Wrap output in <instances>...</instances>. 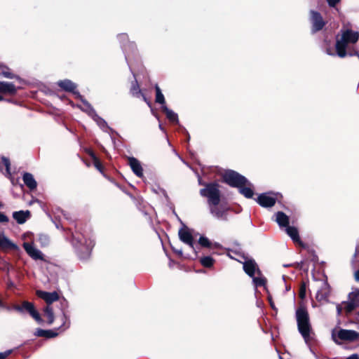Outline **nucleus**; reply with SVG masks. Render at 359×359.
<instances>
[{
    "label": "nucleus",
    "instance_id": "f257e3e1",
    "mask_svg": "<svg viewBox=\"0 0 359 359\" xmlns=\"http://www.w3.org/2000/svg\"><path fill=\"white\" fill-rule=\"evenodd\" d=\"M199 184L204 186L199 192L201 196L207 198L210 213L217 219L226 220V210L218 207L222 196L219 184L217 182L202 183L201 181Z\"/></svg>",
    "mask_w": 359,
    "mask_h": 359
},
{
    "label": "nucleus",
    "instance_id": "f03ea898",
    "mask_svg": "<svg viewBox=\"0 0 359 359\" xmlns=\"http://www.w3.org/2000/svg\"><path fill=\"white\" fill-rule=\"evenodd\" d=\"M359 39V32L351 29H341L336 35L335 51L338 57H345L349 44H355Z\"/></svg>",
    "mask_w": 359,
    "mask_h": 359
},
{
    "label": "nucleus",
    "instance_id": "7ed1b4c3",
    "mask_svg": "<svg viewBox=\"0 0 359 359\" xmlns=\"http://www.w3.org/2000/svg\"><path fill=\"white\" fill-rule=\"evenodd\" d=\"M295 318L297 329L303 339L307 342L311 338L312 326L310 320V316L306 306L300 304L296 309Z\"/></svg>",
    "mask_w": 359,
    "mask_h": 359
},
{
    "label": "nucleus",
    "instance_id": "20e7f679",
    "mask_svg": "<svg viewBox=\"0 0 359 359\" xmlns=\"http://www.w3.org/2000/svg\"><path fill=\"white\" fill-rule=\"evenodd\" d=\"M0 308L7 311L14 310L19 313H23L24 311H26L37 323H41L43 322V319L39 313L36 310L34 304L28 301H23L21 305L13 304L12 306H10L1 300Z\"/></svg>",
    "mask_w": 359,
    "mask_h": 359
},
{
    "label": "nucleus",
    "instance_id": "39448f33",
    "mask_svg": "<svg viewBox=\"0 0 359 359\" xmlns=\"http://www.w3.org/2000/svg\"><path fill=\"white\" fill-rule=\"evenodd\" d=\"M222 181L231 187L239 188L243 185H251L248 179L233 170H226L222 175Z\"/></svg>",
    "mask_w": 359,
    "mask_h": 359
},
{
    "label": "nucleus",
    "instance_id": "423d86ee",
    "mask_svg": "<svg viewBox=\"0 0 359 359\" xmlns=\"http://www.w3.org/2000/svg\"><path fill=\"white\" fill-rule=\"evenodd\" d=\"M358 338L359 332L352 330L339 329L338 331L333 330L332 332V339L338 345L341 344L339 340L353 342Z\"/></svg>",
    "mask_w": 359,
    "mask_h": 359
},
{
    "label": "nucleus",
    "instance_id": "0eeeda50",
    "mask_svg": "<svg viewBox=\"0 0 359 359\" xmlns=\"http://www.w3.org/2000/svg\"><path fill=\"white\" fill-rule=\"evenodd\" d=\"M309 20L311 24V31L312 34L321 31L327 23L320 13L314 10L309 11Z\"/></svg>",
    "mask_w": 359,
    "mask_h": 359
},
{
    "label": "nucleus",
    "instance_id": "6e6552de",
    "mask_svg": "<svg viewBox=\"0 0 359 359\" xmlns=\"http://www.w3.org/2000/svg\"><path fill=\"white\" fill-rule=\"evenodd\" d=\"M57 85L63 90L72 93L76 95V97H81L79 92L76 90L77 86L69 79L60 80L57 82Z\"/></svg>",
    "mask_w": 359,
    "mask_h": 359
},
{
    "label": "nucleus",
    "instance_id": "1a4fd4ad",
    "mask_svg": "<svg viewBox=\"0 0 359 359\" xmlns=\"http://www.w3.org/2000/svg\"><path fill=\"white\" fill-rule=\"evenodd\" d=\"M178 235L181 241L187 244L190 248L195 250L194 237L187 227L180 229L179 230Z\"/></svg>",
    "mask_w": 359,
    "mask_h": 359
},
{
    "label": "nucleus",
    "instance_id": "9d476101",
    "mask_svg": "<svg viewBox=\"0 0 359 359\" xmlns=\"http://www.w3.org/2000/svg\"><path fill=\"white\" fill-rule=\"evenodd\" d=\"M269 193H262L258 196L256 201L263 208H271L276 203V198L271 196Z\"/></svg>",
    "mask_w": 359,
    "mask_h": 359
},
{
    "label": "nucleus",
    "instance_id": "9b49d317",
    "mask_svg": "<svg viewBox=\"0 0 359 359\" xmlns=\"http://www.w3.org/2000/svg\"><path fill=\"white\" fill-rule=\"evenodd\" d=\"M23 248L26 252L35 260H44L43 253L38 249L35 248L32 244L24 243Z\"/></svg>",
    "mask_w": 359,
    "mask_h": 359
},
{
    "label": "nucleus",
    "instance_id": "f8f14e48",
    "mask_svg": "<svg viewBox=\"0 0 359 359\" xmlns=\"http://www.w3.org/2000/svg\"><path fill=\"white\" fill-rule=\"evenodd\" d=\"M36 295L43 299L48 304L47 306H50V304H53L54 302L57 301L60 297L57 292H48L42 290H37Z\"/></svg>",
    "mask_w": 359,
    "mask_h": 359
},
{
    "label": "nucleus",
    "instance_id": "ddd939ff",
    "mask_svg": "<svg viewBox=\"0 0 359 359\" xmlns=\"http://www.w3.org/2000/svg\"><path fill=\"white\" fill-rule=\"evenodd\" d=\"M128 165H130L133 172L138 177H143V168L140 162L135 157H128Z\"/></svg>",
    "mask_w": 359,
    "mask_h": 359
},
{
    "label": "nucleus",
    "instance_id": "4468645a",
    "mask_svg": "<svg viewBox=\"0 0 359 359\" xmlns=\"http://www.w3.org/2000/svg\"><path fill=\"white\" fill-rule=\"evenodd\" d=\"M243 270L250 277H253L256 271L259 275L262 274L261 271L257 268L256 262L252 259L244 262Z\"/></svg>",
    "mask_w": 359,
    "mask_h": 359
},
{
    "label": "nucleus",
    "instance_id": "2eb2a0df",
    "mask_svg": "<svg viewBox=\"0 0 359 359\" xmlns=\"http://www.w3.org/2000/svg\"><path fill=\"white\" fill-rule=\"evenodd\" d=\"M0 93L15 95L17 93V88L13 83L0 81Z\"/></svg>",
    "mask_w": 359,
    "mask_h": 359
},
{
    "label": "nucleus",
    "instance_id": "dca6fc26",
    "mask_svg": "<svg viewBox=\"0 0 359 359\" xmlns=\"http://www.w3.org/2000/svg\"><path fill=\"white\" fill-rule=\"evenodd\" d=\"M30 217L31 212L29 210H20L13 213V217L19 224H24Z\"/></svg>",
    "mask_w": 359,
    "mask_h": 359
},
{
    "label": "nucleus",
    "instance_id": "f3484780",
    "mask_svg": "<svg viewBox=\"0 0 359 359\" xmlns=\"http://www.w3.org/2000/svg\"><path fill=\"white\" fill-rule=\"evenodd\" d=\"M286 228V232L287 235L292 238L294 243H298L299 245L304 246L302 241L300 239L299 231L294 226L288 225Z\"/></svg>",
    "mask_w": 359,
    "mask_h": 359
},
{
    "label": "nucleus",
    "instance_id": "a211bd4d",
    "mask_svg": "<svg viewBox=\"0 0 359 359\" xmlns=\"http://www.w3.org/2000/svg\"><path fill=\"white\" fill-rule=\"evenodd\" d=\"M22 180L25 184L31 190H34L37 187V182L34 178L32 174L29 172H25L22 176Z\"/></svg>",
    "mask_w": 359,
    "mask_h": 359
},
{
    "label": "nucleus",
    "instance_id": "6ab92c4d",
    "mask_svg": "<svg viewBox=\"0 0 359 359\" xmlns=\"http://www.w3.org/2000/svg\"><path fill=\"white\" fill-rule=\"evenodd\" d=\"M18 246L11 241L3 233H0V248L15 250Z\"/></svg>",
    "mask_w": 359,
    "mask_h": 359
},
{
    "label": "nucleus",
    "instance_id": "aec40b11",
    "mask_svg": "<svg viewBox=\"0 0 359 359\" xmlns=\"http://www.w3.org/2000/svg\"><path fill=\"white\" fill-rule=\"evenodd\" d=\"M202 248L214 249L221 248V245L218 243H212L207 237L201 236L198 241Z\"/></svg>",
    "mask_w": 359,
    "mask_h": 359
},
{
    "label": "nucleus",
    "instance_id": "412c9836",
    "mask_svg": "<svg viewBox=\"0 0 359 359\" xmlns=\"http://www.w3.org/2000/svg\"><path fill=\"white\" fill-rule=\"evenodd\" d=\"M330 295L329 286L325 284L316 293V299L318 302L327 301Z\"/></svg>",
    "mask_w": 359,
    "mask_h": 359
},
{
    "label": "nucleus",
    "instance_id": "4be33fe9",
    "mask_svg": "<svg viewBox=\"0 0 359 359\" xmlns=\"http://www.w3.org/2000/svg\"><path fill=\"white\" fill-rule=\"evenodd\" d=\"M34 335L39 337L50 339L57 337L58 334L57 332L51 330H43L41 328H37L34 332Z\"/></svg>",
    "mask_w": 359,
    "mask_h": 359
},
{
    "label": "nucleus",
    "instance_id": "5701e85b",
    "mask_svg": "<svg viewBox=\"0 0 359 359\" xmlns=\"http://www.w3.org/2000/svg\"><path fill=\"white\" fill-rule=\"evenodd\" d=\"M276 221L280 227H287L290 223L289 217L282 211H278L276 213Z\"/></svg>",
    "mask_w": 359,
    "mask_h": 359
},
{
    "label": "nucleus",
    "instance_id": "b1692460",
    "mask_svg": "<svg viewBox=\"0 0 359 359\" xmlns=\"http://www.w3.org/2000/svg\"><path fill=\"white\" fill-rule=\"evenodd\" d=\"M162 111L165 114L166 118L172 123H178V116L176 113L169 109L166 105L162 106Z\"/></svg>",
    "mask_w": 359,
    "mask_h": 359
},
{
    "label": "nucleus",
    "instance_id": "393cba45",
    "mask_svg": "<svg viewBox=\"0 0 359 359\" xmlns=\"http://www.w3.org/2000/svg\"><path fill=\"white\" fill-rule=\"evenodd\" d=\"M130 93L132 94L133 96L136 97H140V95L142 93L135 74L134 80L131 81Z\"/></svg>",
    "mask_w": 359,
    "mask_h": 359
},
{
    "label": "nucleus",
    "instance_id": "a878e982",
    "mask_svg": "<svg viewBox=\"0 0 359 359\" xmlns=\"http://www.w3.org/2000/svg\"><path fill=\"white\" fill-rule=\"evenodd\" d=\"M240 194L243 195L247 198H252L254 196V191L252 189V184L251 185H243L238 188Z\"/></svg>",
    "mask_w": 359,
    "mask_h": 359
},
{
    "label": "nucleus",
    "instance_id": "bb28decb",
    "mask_svg": "<svg viewBox=\"0 0 359 359\" xmlns=\"http://www.w3.org/2000/svg\"><path fill=\"white\" fill-rule=\"evenodd\" d=\"M199 262L205 268H211L213 266L215 260L210 256H204L200 258Z\"/></svg>",
    "mask_w": 359,
    "mask_h": 359
},
{
    "label": "nucleus",
    "instance_id": "cd10ccee",
    "mask_svg": "<svg viewBox=\"0 0 359 359\" xmlns=\"http://www.w3.org/2000/svg\"><path fill=\"white\" fill-rule=\"evenodd\" d=\"M155 91H156V98L155 102L156 103L161 104L163 106L165 105V100L164 95H163L160 87L156 84L155 86Z\"/></svg>",
    "mask_w": 359,
    "mask_h": 359
},
{
    "label": "nucleus",
    "instance_id": "c85d7f7f",
    "mask_svg": "<svg viewBox=\"0 0 359 359\" xmlns=\"http://www.w3.org/2000/svg\"><path fill=\"white\" fill-rule=\"evenodd\" d=\"M44 314L48 318V324L51 325L54 322L55 316L53 313V309L50 306H46L44 309Z\"/></svg>",
    "mask_w": 359,
    "mask_h": 359
},
{
    "label": "nucleus",
    "instance_id": "c756f323",
    "mask_svg": "<svg viewBox=\"0 0 359 359\" xmlns=\"http://www.w3.org/2000/svg\"><path fill=\"white\" fill-rule=\"evenodd\" d=\"M3 165L5 166L6 175L8 176H11V162H10V160L5 156H2L1 161H0V170L1 171L3 170Z\"/></svg>",
    "mask_w": 359,
    "mask_h": 359
},
{
    "label": "nucleus",
    "instance_id": "7c9ffc66",
    "mask_svg": "<svg viewBox=\"0 0 359 359\" xmlns=\"http://www.w3.org/2000/svg\"><path fill=\"white\" fill-rule=\"evenodd\" d=\"M348 300L358 308L359 306V289L349 293Z\"/></svg>",
    "mask_w": 359,
    "mask_h": 359
},
{
    "label": "nucleus",
    "instance_id": "2f4dec72",
    "mask_svg": "<svg viewBox=\"0 0 359 359\" xmlns=\"http://www.w3.org/2000/svg\"><path fill=\"white\" fill-rule=\"evenodd\" d=\"M72 236L73 241H76L77 244L83 245L86 243V241L83 238V236L79 232L78 230H76L74 233H72Z\"/></svg>",
    "mask_w": 359,
    "mask_h": 359
},
{
    "label": "nucleus",
    "instance_id": "473e14b6",
    "mask_svg": "<svg viewBox=\"0 0 359 359\" xmlns=\"http://www.w3.org/2000/svg\"><path fill=\"white\" fill-rule=\"evenodd\" d=\"M252 278L253 283L255 285V287H262L265 286L266 284V278L265 277H255V276Z\"/></svg>",
    "mask_w": 359,
    "mask_h": 359
},
{
    "label": "nucleus",
    "instance_id": "72a5a7b5",
    "mask_svg": "<svg viewBox=\"0 0 359 359\" xmlns=\"http://www.w3.org/2000/svg\"><path fill=\"white\" fill-rule=\"evenodd\" d=\"M342 304L344 305V309L346 314L351 313L353 311H354L357 307L353 303H351L349 300L348 302H343Z\"/></svg>",
    "mask_w": 359,
    "mask_h": 359
},
{
    "label": "nucleus",
    "instance_id": "f704fd0d",
    "mask_svg": "<svg viewBox=\"0 0 359 359\" xmlns=\"http://www.w3.org/2000/svg\"><path fill=\"white\" fill-rule=\"evenodd\" d=\"M3 68H5L7 70L6 71H2L1 72V75L4 77H6V78H8V79H19V76L15 75L13 73H12L11 72L9 71V69L8 67L5 66L3 65ZM2 69V67L1 68Z\"/></svg>",
    "mask_w": 359,
    "mask_h": 359
},
{
    "label": "nucleus",
    "instance_id": "c9c22d12",
    "mask_svg": "<svg viewBox=\"0 0 359 359\" xmlns=\"http://www.w3.org/2000/svg\"><path fill=\"white\" fill-rule=\"evenodd\" d=\"M306 285L304 282H302L299 290V297L304 299L306 297Z\"/></svg>",
    "mask_w": 359,
    "mask_h": 359
},
{
    "label": "nucleus",
    "instance_id": "e433bc0d",
    "mask_svg": "<svg viewBox=\"0 0 359 359\" xmlns=\"http://www.w3.org/2000/svg\"><path fill=\"white\" fill-rule=\"evenodd\" d=\"M94 166L100 172H103L104 170V166L102 164V162L100 161V158L97 157L94 160H93Z\"/></svg>",
    "mask_w": 359,
    "mask_h": 359
},
{
    "label": "nucleus",
    "instance_id": "4c0bfd02",
    "mask_svg": "<svg viewBox=\"0 0 359 359\" xmlns=\"http://www.w3.org/2000/svg\"><path fill=\"white\" fill-rule=\"evenodd\" d=\"M85 151L91 158L92 161L97 157L93 150L90 148L85 149Z\"/></svg>",
    "mask_w": 359,
    "mask_h": 359
},
{
    "label": "nucleus",
    "instance_id": "58836bf2",
    "mask_svg": "<svg viewBox=\"0 0 359 359\" xmlns=\"http://www.w3.org/2000/svg\"><path fill=\"white\" fill-rule=\"evenodd\" d=\"M9 222V218L4 212H0V223L7 224Z\"/></svg>",
    "mask_w": 359,
    "mask_h": 359
},
{
    "label": "nucleus",
    "instance_id": "ea45409f",
    "mask_svg": "<svg viewBox=\"0 0 359 359\" xmlns=\"http://www.w3.org/2000/svg\"><path fill=\"white\" fill-rule=\"evenodd\" d=\"M341 0H327L328 5L330 7H334Z\"/></svg>",
    "mask_w": 359,
    "mask_h": 359
},
{
    "label": "nucleus",
    "instance_id": "a19ab883",
    "mask_svg": "<svg viewBox=\"0 0 359 359\" xmlns=\"http://www.w3.org/2000/svg\"><path fill=\"white\" fill-rule=\"evenodd\" d=\"M172 250L179 257H182L183 253L181 249H177L175 248L174 246L171 245Z\"/></svg>",
    "mask_w": 359,
    "mask_h": 359
},
{
    "label": "nucleus",
    "instance_id": "79ce46f5",
    "mask_svg": "<svg viewBox=\"0 0 359 359\" xmlns=\"http://www.w3.org/2000/svg\"><path fill=\"white\" fill-rule=\"evenodd\" d=\"M11 353V351H6L5 352L0 353V359H6Z\"/></svg>",
    "mask_w": 359,
    "mask_h": 359
},
{
    "label": "nucleus",
    "instance_id": "37998d69",
    "mask_svg": "<svg viewBox=\"0 0 359 359\" xmlns=\"http://www.w3.org/2000/svg\"><path fill=\"white\" fill-rule=\"evenodd\" d=\"M268 300H269V304L271 306V307L273 309V310H276V308L275 306V304L272 299V297H268Z\"/></svg>",
    "mask_w": 359,
    "mask_h": 359
},
{
    "label": "nucleus",
    "instance_id": "c03bdc74",
    "mask_svg": "<svg viewBox=\"0 0 359 359\" xmlns=\"http://www.w3.org/2000/svg\"><path fill=\"white\" fill-rule=\"evenodd\" d=\"M342 310H343V308L341 307V306L340 304H338L337 306V315L338 316H341V315Z\"/></svg>",
    "mask_w": 359,
    "mask_h": 359
},
{
    "label": "nucleus",
    "instance_id": "a18cd8bd",
    "mask_svg": "<svg viewBox=\"0 0 359 359\" xmlns=\"http://www.w3.org/2000/svg\"><path fill=\"white\" fill-rule=\"evenodd\" d=\"M140 96L142 97V99L144 100V102H146L147 103V104L149 106H151V102L147 98V97L145 96V95L142 93Z\"/></svg>",
    "mask_w": 359,
    "mask_h": 359
},
{
    "label": "nucleus",
    "instance_id": "49530a36",
    "mask_svg": "<svg viewBox=\"0 0 359 359\" xmlns=\"http://www.w3.org/2000/svg\"><path fill=\"white\" fill-rule=\"evenodd\" d=\"M346 359H359V355L356 353L352 354Z\"/></svg>",
    "mask_w": 359,
    "mask_h": 359
},
{
    "label": "nucleus",
    "instance_id": "de8ad7c7",
    "mask_svg": "<svg viewBox=\"0 0 359 359\" xmlns=\"http://www.w3.org/2000/svg\"><path fill=\"white\" fill-rule=\"evenodd\" d=\"M326 53L332 56L337 55L336 53H334V52H332L330 48L326 49Z\"/></svg>",
    "mask_w": 359,
    "mask_h": 359
},
{
    "label": "nucleus",
    "instance_id": "09e8293b",
    "mask_svg": "<svg viewBox=\"0 0 359 359\" xmlns=\"http://www.w3.org/2000/svg\"><path fill=\"white\" fill-rule=\"evenodd\" d=\"M355 279L356 281H359V269L355 272Z\"/></svg>",
    "mask_w": 359,
    "mask_h": 359
},
{
    "label": "nucleus",
    "instance_id": "8fccbe9b",
    "mask_svg": "<svg viewBox=\"0 0 359 359\" xmlns=\"http://www.w3.org/2000/svg\"><path fill=\"white\" fill-rule=\"evenodd\" d=\"M40 240H42V239H44V240H46L47 239V237L46 236H41L40 238H39Z\"/></svg>",
    "mask_w": 359,
    "mask_h": 359
},
{
    "label": "nucleus",
    "instance_id": "3c124183",
    "mask_svg": "<svg viewBox=\"0 0 359 359\" xmlns=\"http://www.w3.org/2000/svg\"><path fill=\"white\" fill-rule=\"evenodd\" d=\"M120 36L128 38V35L126 34H121L119 35Z\"/></svg>",
    "mask_w": 359,
    "mask_h": 359
},
{
    "label": "nucleus",
    "instance_id": "603ef678",
    "mask_svg": "<svg viewBox=\"0 0 359 359\" xmlns=\"http://www.w3.org/2000/svg\"><path fill=\"white\" fill-rule=\"evenodd\" d=\"M4 100L3 97L1 95H0V101Z\"/></svg>",
    "mask_w": 359,
    "mask_h": 359
},
{
    "label": "nucleus",
    "instance_id": "864d4df0",
    "mask_svg": "<svg viewBox=\"0 0 359 359\" xmlns=\"http://www.w3.org/2000/svg\"><path fill=\"white\" fill-rule=\"evenodd\" d=\"M3 206V204L1 203V202H0V208H1Z\"/></svg>",
    "mask_w": 359,
    "mask_h": 359
},
{
    "label": "nucleus",
    "instance_id": "5fc2aeb1",
    "mask_svg": "<svg viewBox=\"0 0 359 359\" xmlns=\"http://www.w3.org/2000/svg\"><path fill=\"white\" fill-rule=\"evenodd\" d=\"M3 65L2 64H0V68L3 67Z\"/></svg>",
    "mask_w": 359,
    "mask_h": 359
},
{
    "label": "nucleus",
    "instance_id": "6e6d98bb",
    "mask_svg": "<svg viewBox=\"0 0 359 359\" xmlns=\"http://www.w3.org/2000/svg\"><path fill=\"white\" fill-rule=\"evenodd\" d=\"M358 315L359 316V312L358 313Z\"/></svg>",
    "mask_w": 359,
    "mask_h": 359
}]
</instances>
